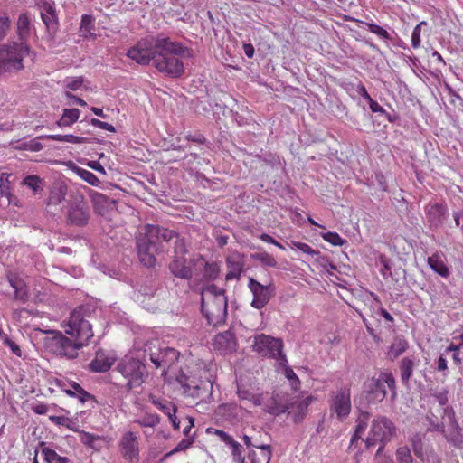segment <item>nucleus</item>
<instances>
[{"instance_id":"nucleus-29","label":"nucleus","mask_w":463,"mask_h":463,"mask_svg":"<svg viewBox=\"0 0 463 463\" xmlns=\"http://www.w3.org/2000/svg\"><path fill=\"white\" fill-rule=\"evenodd\" d=\"M148 400L166 416H171V413L173 414V412H176L175 405L168 400L158 398L152 394L149 395Z\"/></svg>"},{"instance_id":"nucleus-17","label":"nucleus","mask_w":463,"mask_h":463,"mask_svg":"<svg viewBox=\"0 0 463 463\" xmlns=\"http://www.w3.org/2000/svg\"><path fill=\"white\" fill-rule=\"evenodd\" d=\"M237 342L230 330L218 334L213 340V348L222 354H227L236 350Z\"/></svg>"},{"instance_id":"nucleus-36","label":"nucleus","mask_w":463,"mask_h":463,"mask_svg":"<svg viewBox=\"0 0 463 463\" xmlns=\"http://www.w3.org/2000/svg\"><path fill=\"white\" fill-rule=\"evenodd\" d=\"M111 362L109 358H100L98 355L90 364V368L95 373H105L111 367Z\"/></svg>"},{"instance_id":"nucleus-31","label":"nucleus","mask_w":463,"mask_h":463,"mask_svg":"<svg viewBox=\"0 0 463 463\" xmlns=\"http://www.w3.org/2000/svg\"><path fill=\"white\" fill-rule=\"evenodd\" d=\"M260 449V453L254 450L249 451L248 458L250 459L251 463H269L271 458L270 446L263 445Z\"/></svg>"},{"instance_id":"nucleus-56","label":"nucleus","mask_w":463,"mask_h":463,"mask_svg":"<svg viewBox=\"0 0 463 463\" xmlns=\"http://www.w3.org/2000/svg\"><path fill=\"white\" fill-rule=\"evenodd\" d=\"M49 420L57 426H65L68 429H72L71 427V420L67 417L51 415L49 416Z\"/></svg>"},{"instance_id":"nucleus-54","label":"nucleus","mask_w":463,"mask_h":463,"mask_svg":"<svg viewBox=\"0 0 463 463\" xmlns=\"http://www.w3.org/2000/svg\"><path fill=\"white\" fill-rule=\"evenodd\" d=\"M9 28V16L5 13H0V40H2L6 35Z\"/></svg>"},{"instance_id":"nucleus-39","label":"nucleus","mask_w":463,"mask_h":463,"mask_svg":"<svg viewBox=\"0 0 463 463\" xmlns=\"http://www.w3.org/2000/svg\"><path fill=\"white\" fill-rule=\"evenodd\" d=\"M23 184L32 189L34 194H37L43 191V180L38 175H27L23 180Z\"/></svg>"},{"instance_id":"nucleus-25","label":"nucleus","mask_w":463,"mask_h":463,"mask_svg":"<svg viewBox=\"0 0 463 463\" xmlns=\"http://www.w3.org/2000/svg\"><path fill=\"white\" fill-rule=\"evenodd\" d=\"M8 281L14 290V299L24 303L28 298V293L24 280L16 276H8Z\"/></svg>"},{"instance_id":"nucleus-23","label":"nucleus","mask_w":463,"mask_h":463,"mask_svg":"<svg viewBox=\"0 0 463 463\" xmlns=\"http://www.w3.org/2000/svg\"><path fill=\"white\" fill-rule=\"evenodd\" d=\"M442 419L444 420H448V423L449 424L451 429V432L449 434L445 435L447 440L450 442H456L458 436L460 433L461 428L459 427L458 423L456 420V416L453 409L450 407L444 408Z\"/></svg>"},{"instance_id":"nucleus-6","label":"nucleus","mask_w":463,"mask_h":463,"mask_svg":"<svg viewBox=\"0 0 463 463\" xmlns=\"http://www.w3.org/2000/svg\"><path fill=\"white\" fill-rule=\"evenodd\" d=\"M29 53L24 43H9L0 46V75L20 71L24 68L23 60Z\"/></svg>"},{"instance_id":"nucleus-45","label":"nucleus","mask_w":463,"mask_h":463,"mask_svg":"<svg viewBox=\"0 0 463 463\" xmlns=\"http://www.w3.org/2000/svg\"><path fill=\"white\" fill-rule=\"evenodd\" d=\"M423 26H427V23L425 21H421L412 30L411 43V47L413 49H418L420 46V43H421L420 34H421Z\"/></svg>"},{"instance_id":"nucleus-18","label":"nucleus","mask_w":463,"mask_h":463,"mask_svg":"<svg viewBox=\"0 0 463 463\" xmlns=\"http://www.w3.org/2000/svg\"><path fill=\"white\" fill-rule=\"evenodd\" d=\"M169 269L175 277L184 279L192 278V268L184 256H175V259L169 265Z\"/></svg>"},{"instance_id":"nucleus-21","label":"nucleus","mask_w":463,"mask_h":463,"mask_svg":"<svg viewBox=\"0 0 463 463\" xmlns=\"http://www.w3.org/2000/svg\"><path fill=\"white\" fill-rule=\"evenodd\" d=\"M41 17L48 28H54L58 24V17L53 5L48 1L39 3Z\"/></svg>"},{"instance_id":"nucleus-61","label":"nucleus","mask_w":463,"mask_h":463,"mask_svg":"<svg viewBox=\"0 0 463 463\" xmlns=\"http://www.w3.org/2000/svg\"><path fill=\"white\" fill-rule=\"evenodd\" d=\"M259 238L264 242L273 244L281 250H285L284 246L281 243L277 241L275 239H273L270 235L267 233H261Z\"/></svg>"},{"instance_id":"nucleus-34","label":"nucleus","mask_w":463,"mask_h":463,"mask_svg":"<svg viewBox=\"0 0 463 463\" xmlns=\"http://www.w3.org/2000/svg\"><path fill=\"white\" fill-rule=\"evenodd\" d=\"M231 450L233 463H245V455L243 446L234 439L227 445Z\"/></svg>"},{"instance_id":"nucleus-14","label":"nucleus","mask_w":463,"mask_h":463,"mask_svg":"<svg viewBox=\"0 0 463 463\" xmlns=\"http://www.w3.org/2000/svg\"><path fill=\"white\" fill-rule=\"evenodd\" d=\"M248 288L253 295L251 307L256 309L263 308L275 294V287L273 284L264 286L253 278H249Z\"/></svg>"},{"instance_id":"nucleus-24","label":"nucleus","mask_w":463,"mask_h":463,"mask_svg":"<svg viewBox=\"0 0 463 463\" xmlns=\"http://www.w3.org/2000/svg\"><path fill=\"white\" fill-rule=\"evenodd\" d=\"M417 363L419 360L413 355L406 356L400 362L401 381L403 384H408Z\"/></svg>"},{"instance_id":"nucleus-3","label":"nucleus","mask_w":463,"mask_h":463,"mask_svg":"<svg viewBox=\"0 0 463 463\" xmlns=\"http://www.w3.org/2000/svg\"><path fill=\"white\" fill-rule=\"evenodd\" d=\"M201 300L202 312L210 325L216 326L225 321L228 304L222 288L207 285L202 289Z\"/></svg>"},{"instance_id":"nucleus-2","label":"nucleus","mask_w":463,"mask_h":463,"mask_svg":"<svg viewBox=\"0 0 463 463\" xmlns=\"http://www.w3.org/2000/svg\"><path fill=\"white\" fill-rule=\"evenodd\" d=\"M167 43L165 47L159 48L154 56L153 66L161 73L171 78H179L184 72L182 57L190 56V51L181 43L163 37Z\"/></svg>"},{"instance_id":"nucleus-32","label":"nucleus","mask_w":463,"mask_h":463,"mask_svg":"<svg viewBox=\"0 0 463 463\" xmlns=\"http://www.w3.org/2000/svg\"><path fill=\"white\" fill-rule=\"evenodd\" d=\"M94 19L91 15L84 14L81 17L80 32L81 35L86 39H96V34L93 33L94 30Z\"/></svg>"},{"instance_id":"nucleus-19","label":"nucleus","mask_w":463,"mask_h":463,"mask_svg":"<svg viewBox=\"0 0 463 463\" xmlns=\"http://www.w3.org/2000/svg\"><path fill=\"white\" fill-rule=\"evenodd\" d=\"M426 219L431 228H438L443 222L444 215L447 213V208L439 203L428 205L425 208Z\"/></svg>"},{"instance_id":"nucleus-49","label":"nucleus","mask_w":463,"mask_h":463,"mask_svg":"<svg viewBox=\"0 0 463 463\" xmlns=\"http://www.w3.org/2000/svg\"><path fill=\"white\" fill-rule=\"evenodd\" d=\"M289 410L288 403L278 402L277 400L273 399L272 403L269 406L268 411L273 415H279L288 412Z\"/></svg>"},{"instance_id":"nucleus-27","label":"nucleus","mask_w":463,"mask_h":463,"mask_svg":"<svg viewBox=\"0 0 463 463\" xmlns=\"http://www.w3.org/2000/svg\"><path fill=\"white\" fill-rule=\"evenodd\" d=\"M67 186L62 184H55L52 185L50 191L48 204L58 205L61 203L67 195Z\"/></svg>"},{"instance_id":"nucleus-57","label":"nucleus","mask_w":463,"mask_h":463,"mask_svg":"<svg viewBox=\"0 0 463 463\" xmlns=\"http://www.w3.org/2000/svg\"><path fill=\"white\" fill-rule=\"evenodd\" d=\"M90 123H91L92 126H94L96 128H99L100 129H104V130H107V131H109V132H115L116 131L114 126H112L111 124H109L108 122L101 121V120L97 119V118H92L90 120Z\"/></svg>"},{"instance_id":"nucleus-53","label":"nucleus","mask_w":463,"mask_h":463,"mask_svg":"<svg viewBox=\"0 0 463 463\" xmlns=\"http://www.w3.org/2000/svg\"><path fill=\"white\" fill-rule=\"evenodd\" d=\"M207 433L216 435L220 439V440L222 441L226 446L233 439V437H232L227 432H225L222 430L214 429V428H208Z\"/></svg>"},{"instance_id":"nucleus-26","label":"nucleus","mask_w":463,"mask_h":463,"mask_svg":"<svg viewBox=\"0 0 463 463\" xmlns=\"http://www.w3.org/2000/svg\"><path fill=\"white\" fill-rule=\"evenodd\" d=\"M39 449L47 463H69L67 457L59 455L54 449L48 447L44 442L39 444Z\"/></svg>"},{"instance_id":"nucleus-35","label":"nucleus","mask_w":463,"mask_h":463,"mask_svg":"<svg viewBox=\"0 0 463 463\" xmlns=\"http://www.w3.org/2000/svg\"><path fill=\"white\" fill-rule=\"evenodd\" d=\"M45 138L50 140H55L59 142H67L71 144H83L87 142V137H79L74 136L72 134H67V135H47L44 136Z\"/></svg>"},{"instance_id":"nucleus-8","label":"nucleus","mask_w":463,"mask_h":463,"mask_svg":"<svg viewBox=\"0 0 463 463\" xmlns=\"http://www.w3.org/2000/svg\"><path fill=\"white\" fill-rule=\"evenodd\" d=\"M44 346L50 353L69 359L77 357L78 351L83 347L74 338H69L59 331L48 332Z\"/></svg>"},{"instance_id":"nucleus-5","label":"nucleus","mask_w":463,"mask_h":463,"mask_svg":"<svg viewBox=\"0 0 463 463\" xmlns=\"http://www.w3.org/2000/svg\"><path fill=\"white\" fill-rule=\"evenodd\" d=\"M92 319L94 317L90 314L87 315L84 307H79L71 313L67 320L63 321L62 327L65 333L78 341L81 346H86L94 336Z\"/></svg>"},{"instance_id":"nucleus-58","label":"nucleus","mask_w":463,"mask_h":463,"mask_svg":"<svg viewBox=\"0 0 463 463\" xmlns=\"http://www.w3.org/2000/svg\"><path fill=\"white\" fill-rule=\"evenodd\" d=\"M4 344L10 348L13 354L21 356V349L13 340H11L6 335L4 337Z\"/></svg>"},{"instance_id":"nucleus-4","label":"nucleus","mask_w":463,"mask_h":463,"mask_svg":"<svg viewBox=\"0 0 463 463\" xmlns=\"http://www.w3.org/2000/svg\"><path fill=\"white\" fill-rule=\"evenodd\" d=\"M114 373H118L123 382L122 385L131 391L140 387L148 377L146 364L139 358L127 354L116 362Z\"/></svg>"},{"instance_id":"nucleus-62","label":"nucleus","mask_w":463,"mask_h":463,"mask_svg":"<svg viewBox=\"0 0 463 463\" xmlns=\"http://www.w3.org/2000/svg\"><path fill=\"white\" fill-rule=\"evenodd\" d=\"M368 104H369V107H370V109H371V110L373 112L380 113L382 115H385L386 114V110L378 102H376L373 99H371L368 101Z\"/></svg>"},{"instance_id":"nucleus-64","label":"nucleus","mask_w":463,"mask_h":463,"mask_svg":"<svg viewBox=\"0 0 463 463\" xmlns=\"http://www.w3.org/2000/svg\"><path fill=\"white\" fill-rule=\"evenodd\" d=\"M32 410L36 414L44 415L49 411V406L47 404L39 402L37 404H34L32 407Z\"/></svg>"},{"instance_id":"nucleus-42","label":"nucleus","mask_w":463,"mask_h":463,"mask_svg":"<svg viewBox=\"0 0 463 463\" xmlns=\"http://www.w3.org/2000/svg\"><path fill=\"white\" fill-rule=\"evenodd\" d=\"M74 171L82 180L90 185L96 186L99 183V178L92 172L87 169L75 167Z\"/></svg>"},{"instance_id":"nucleus-30","label":"nucleus","mask_w":463,"mask_h":463,"mask_svg":"<svg viewBox=\"0 0 463 463\" xmlns=\"http://www.w3.org/2000/svg\"><path fill=\"white\" fill-rule=\"evenodd\" d=\"M226 263L229 269L226 279H239L242 271V262L235 256H229L226 258Z\"/></svg>"},{"instance_id":"nucleus-20","label":"nucleus","mask_w":463,"mask_h":463,"mask_svg":"<svg viewBox=\"0 0 463 463\" xmlns=\"http://www.w3.org/2000/svg\"><path fill=\"white\" fill-rule=\"evenodd\" d=\"M312 400L313 398L308 396L303 400H298L288 403L289 410L288 411V413L292 415L295 422H299L304 419Z\"/></svg>"},{"instance_id":"nucleus-59","label":"nucleus","mask_w":463,"mask_h":463,"mask_svg":"<svg viewBox=\"0 0 463 463\" xmlns=\"http://www.w3.org/2000/svg\"><path fill=\"white\" fill-rule=\"evenodd\" d=\"M83 83L81 77L66 80V88L71 90H78Z\"/></svg>"},{"instance_id":"nucleus-52","label":"nucleus","mask_w":463,"mask_h":463,"mask_svg":"<svg viewBox=\"0 0 463 463\" xmlns=\"http://www.w3.org/2000/svg\"><path fill=\"white\" fill-rule=\"evenodd\" d=\"M290 245L293 249H298V250H301L302 252H304L307 255H310V256H315V255L319 254V251L313 250L308 244L304 243V242L292 241Z\"/></svg>"},{"instance_id":"nucleus-12","label":"nucleus","mask_w":463,"mask_h":463,"mask_svg":"<svg viewBox=\"0 0 463 463\" xmlns=\"http://www.w3.org/2000/svg\"><path fill=\"white\" fill-rule=\"evenodd\" d=\"M329 410L335 414L341 421L345 420L351 412V391L347 386H341L332 391L328 399Z\"/></svg>"},{"instance_id":"nucleus-47","label":"nucleus","mask_w":463,"mask_h":463,"mask_svg":"<svg viewBox=\"0 0 463 463\" xmlns=\"http://www.w3.org/2000/svg\"><path fill=\"white\" fill-rule=\"evenodd\" d=\"M321 237L330 244L334 246H342L345 244L346 240L340 237V235L336 232H326L321 234Z\"/></svg>"},{"instance_id":"nucleus-9","label":"nucleus","mask_w":463,"mask_h":463,"mask_svg":"<svg viewBox=\"0 0 463 463\" xmlns=\"http://www.w3.org/2000/svg\"><path fill=\"white\" fill-rule=\"evenodd\" d=\"M395 434L396 427L393 422L385 416H379L372 422L369 436L365 439V445L369 449L380 443L381 446L377 450V453H380Z\"/></svg>"},{"instance_id":"nucleus-28","label":"nucleus","mask_w":463,"mask_h":463,"mask_svg":"<svg viewBox=\"0 0 463 463\" xmlns=\"http://www.w3.org/2000/svg\"><path fill=\"white\" fill-rule=\"evenodd\" d=\"M409 347V343L402 336H397L391 345L387 356L393 361L402 354Z\"/></svg>"},{"instance_id":"nucleus-50","label":"nucleus","mask_w":463,"mask_h":463,"mask_svg":"<svg viewBox=\"0 0 463 463\" xmlns=\"http://www.w3.org/2000/svg\"><path fill=\"white\" fill-rule=\"evenodd\" d=\"M220 269L214 262L205 263L203 277L210 280H213L218 277Z\"/></svg>"},{"instance_id":"nucleus-15","label":"nucleus","mask_w":463,"mask_h":463,"mask_svg":"<svg viewBox=\"0 0 463 463\" xmlns=\"http://www.w3.org/2000/svg\"><path fill=\"white\" fill-rule=\"evenodd\" d=\"M179 353L172 347H162L156 351H150L149 358L156 368L162 369V374H166L167 371L178 360Z\"/></svg>"},{"instance_id":"nucleus-48","label":"nucleus","mask_w":463,"mask_h":463,"mask_svg":"<svg viewBox=\"0 0 463 463\" xmlns=\"http://www.w3.org/2000/svg\"><path fill=\"white\" fill-rule=\"evenodd\" d=\"M367 419H368V414H366L364 416V420H363L361 418L358 420V423H357L355 431L350 440V446L354 445V443L357 442V440L361 439V435L365 431V430L367 428V422H366Z\"/></svg>"},{"instance_id":"nucleus-33","label":"nucleus","mask_w":463,"mask_h":463,"mask_svg":"<svg viewBox=\"0 0 463 463\" xmlns=\"http://www.w3.org/2000/svg\"><path fill=\"white\" fill-rule=\"evenodd\" d=\"M80 115V111L78 109H65L56 124L59 127H71L79 119Z\"/></svg>"},{"instance_id":"nucleus-55","label":"nucleus","mask_w":463,"mask_h":463,"mask_svg":"<svg viewBox=\"0 0 463 463\" xmlns=\"http://www.w3.org/2000/svg\"><path fill=\"white\" fill-rule=\"evenodd\" d=\"M30 21L26 14H21L18 18L17 27L19 31V34L23 35L27 33L29 30Z\"/></svg>"},{"instance_id":"nucleus-37","label":"nucleus","mask_w":463,"mask_h":463,"mask_svg":"<svg viewBox=\"0 0 463 463\" xmlns=\"http://www.w3.org/2000/svg\"><path fill=\"white\" fill-rule=\"evenodd\" d=\"M140 427H155L160 422V417L156 413L146 412L135 421Z\"/></svg>"},{"instance_id":"nucleus-13","label":"nucleus","mask_w":463,"mask_h":463,"mask_svg":"<svg viewBox=\"0 0 463 463\" xmlns=\"http://www.w3.org/2000/svg\"><path fill=\"white\" fill-rule=\"evenodd\" d=\"M90 209L88 201L80 194L73 196L67 210V221L70 224L82 227L88 224Z\"/></svg>"},{"instance_id":"nucleus-46","label":"nucleus","mask_w":463,"mask_h":463,"mask_svg":"<svg viewBox=\"0 0 463 463\" xmlns=\"http://www.w3.org/2000/svg\"><path fill=\"white\" fill-rule=\"evenodd\" d=\"M184 387L185 389V392L191 395L192 397H194V398H201V399H203V392H208V390H207V384H205L204 386H199V385H192L191 383H187L185 384H184Z\"/></svg>"},{"instance_id":"nucleus-11","label":"nucleus","mask_w":463,"mask_h":463,"mask_svg":"<svg viewBox=\"0 0 463 463\" xmlns=\"http://www.w3.org/2000/svg\"><path fill=\"white\" fill-rule=\"evenodd\" d=\"M386 388L392 392L395 397V379L390 373H381L377 378H373L368 385L366 400L369 403L382 402L386 396Z\"/></svg>"},{"instance_id":"nucleus-51","label":"nucleus","mask_w":463,"mask_h":463,"mask_svg":"<svg viewBox=\"0 0 463 463\" xmlns=\"http://www.w3.org/2000/svg\"><path fill=\"white\" fill-rule=\"evenodd\" d=\"M410 441L411 443V447L414 451V454L418 458H421L423 455V453H422L423 444H422L421 436L420 434H415L414 436H412L410 439Z\"/></svg>"},{"instance_id":"nucleus-7","label":"nucleus","mask_w":463,"mask_h":463,"mask_svg":"<svg viewBox=\"0 0 463 463\" xmlns=\"http://www.w3.org/2000/svg\"><path fill=\"white\" fill-rule=\"evenodd\" d=\"M163 37L149 36L138 41L128 50V57L140 65H148L150 62L153 64L154 56L157 50L165 47V44H167Z\"/></svg>"},{"instance_id":"nucleus-10","label":"nucleus","mask_w":463,"mask_h":463,"mask_svg":"<svg viewBox=\"0 0 463 463\" xmlns=\"http://www.w3.org/2000/svg\"><path fill=\"white\" fill-rule=\"evenodd\" d=\"M283 343L279 338H275L264 334H258L253 338L252 350L262 357L276 359L279 364L285 365L288 362L282 353Z\"/></svg>"},{"instance_id":"nucleus-22","label":"nucleus","mask_w":463,"mask_h":463,"mask_svg":"<svg viewBox=\"0 0 463 463\" xmlns=\"http://www.w3.org/2000/svg\"><path fill=\"white\" fill-rule=\"evenodd\" d=\"M427 263L429 267L440 277L447 279L450 275V270L445 263L444 257L436 252L428 257Z\"/></svg>"},{"instance_id":"nucleus-63","label":"nucleus","mask_w":463,"mask_h":463,"mask_svg":"<svg viewBox=\"0 0 463 463\" xmlns=\"http://www.w3.org/2000/svg\"><path fill=\"white\" fill-rule=\"evenodd\" d=\"M98 439H99L98 436H95V435H92V434H90L87 432H84L82 435V438H81L82 443L89 447H93L94 441H96Z\"/></svg>"},{"instance_id":"nucleus-41","label":"nucleus","mask_w":463,"mask_h":463,"mask_svg":"<svg viewBox=\"0 0 463 463\" xmlns=\"http://www.w3.org/2000/svg\"><path fill=\"white\" fill-rule=\"evenodd\" d=\"M12 175L8 173H2L0 175V194L2 196L7 197L10 200L11 194V178Z\"/></svg>"},{"instance_id":"nucleus-44","label":"nucleus","mask_w":463,"mask_h":463,"mask_svg":"<svg viewBox=\"0 0 463 463\" xmlns=\"http://www.w3.org/2000/svg\"><path fill=\"white\" fill-rule=\"evenodd\" d=\"M366 26L372 33L376 34L380 39L385 42L391 41L392 39L391 34L384 28L376 24L367 23Z\"/></svg>"},{"instance_id":"nucleus-43","label":"nucleus","mask_w":463,"mask_h":463,"mask_svg":"<svg viewBox=\"0 0 463 463\" xmlns=\"http://www.w3.org/2000/svg\"><path fill=\"white\" fill-rule=\"evenodd\" d=\"M398 463H413V458L407 446L399 447L395 453Z\"/></svg>"},{"instance_id":"nucleus-1","label":"nucleus","mask_w":463,"mask_h":463,"mask_svg":"<svg viewBox=\"0 0 463 463\" xmlns=\"http://www.w3.org/2000/svg\"><path fill=\"white\" fill-rule=\"evenodd\" d=\"M174 241L175 256H184L186 245L183 239L168 229L158 225L146 224L144 232H140L137 239V249L140 261L146 267H152L156 263V253L165 250L164 243Z\"/></svg>"},{"instance_id":"nucleus-60","label":"nucleus","mask_w":463,"mask_h":463,"mask_svg":"<svg viewBox=\"0 0 463 463\" xmlns=\"http://www.w3.org/2000/svg\"><path fill=\"white\" fill-rule=\"evenodd\" d=\"M316 256H317V261L322 267L326 269L327 270H329V269L335 270L336 269L335 266L332 262L329 261L328 258H326L325 256H321L320 253L318 255H316Z\"/></svg>"},{"instance_id":"nucleus-38","label":"nucleus","mask_w":463,"mask_h":463,"mask_svg":"<svg viewBox=\"0 0 463 463\" xmlns=\"http://www.w3.org/2000/svg\"><path fill=\"white\" fill-rule=\"evenodd\" d=\"M71 389L66 390V393L69 394L70 396L77 397L81 402H84L87 400L92 398V396L85 390H83L79 383H72L71 384Z\"/></svg>"},{"instance_id":"nucleus-40","label":"nucleus","mask_w":463,"mask_h":463,"mask_svg":"<svg viewBox=\"0 0 463 463\" xmlns=\"http://www.w3.org/2000/svg\"><path fill=\"white\" fill-rule=\"evenodd\" d=\"M251 258L255 260L260 261L265 267H269V268H277L278 267V262L275 260V258L271 254H269L266 251L252 254Z\"/></svg>"},{"instance_id":"nucleus-16","label":"nucleus","mask_w":463,"mask_h":463,"mask_svg":"<svg viewBox=\"0 0 463 463\" xmlns=\"http://www.w3.org/2000/svg\"><path fill=\"white\" fill-rule=\"evenodd\" d=\"M118 449L121 456L129 462H137L139 460V442L137 435L133 431H126L122 434Z\"/></svg>"}]
</instances>
